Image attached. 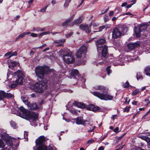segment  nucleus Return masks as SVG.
<instances>
[{
  "instance_id": "nucleus-1",
  "label": "nucleus",
  "mask_w": 150,
  "mask_h": 150,
  "mask_svg": "<svg viewBox=\"0 0 150 150\" xmlns=\"http://www.w3.org/2000/svg\"><path fill=\"white\" fill-rule=\"evenodd\" d=\"M93 88L96 90L100 91L102 93L98 92H92L91 93L96 97L102 100H112L113 97L112 96L107 93L108 90L104 86L100 85H97L95 86Z\"/></svg>"
},
{
  "instance_id": "nucleus-2",
  "label": "nucleus",
  "mask_w": 150,
  "mask_h": 150,
  "mask_svg": "<svg viewBox=\"0 0 150 150\" xmlns=\"http://www.w3.org/2000/svg\"><path fill=\"white\" fill-rule=\"evenodd\" d=\"M19 109L20 112L17 113L18 115L26 120L35 121L38 117V113L29 111L23 106L20 107Z\"/></svg>"
},
{
  "instance_id": "nucleus-3",
  "label": "nucleus",
  "mask_w": 150,
  "mask_h": 150,
  "mask_svg": "<svg viewBox=\"0 0 150 150\" xmlns=\"http://www.w3.org/2000/svg\"><path fill=\"white\" fill-rule=\"evenodd\" d=\"M2 139H0V148H3L5 146L3 142L4 141L6 143L10 146L17 147L19 145V141L18 139L14 138H11L6 133L3 134L1 136Z\"/></svg>"
},
{
  "instance_id": "nucleus-4",
  "label": "nucleus",
  "mask_w": 150,
  "mask_h": 150,
  "mask_svg": "<svg viewBox=\"0 0 150 150\" xmlns=\"http://www.w3.org/2000/svg\"><path fill=\"white\" fill-rule=\"evenodd\" d=\"M13 75L14 76H16L17 79L15 81H13L11 84V86L12 88H15L18 85H22L23 83V78L25 76L22 71L20 70L14 72L13 74Z\"/></svg>"
},
{
  "instance_id": "nucleus-5",
  "label": "nucleus",
  "mask_w": 150,
  "mask_h": 150,
  "mask_svg": "<svg viewBox=\"0 0 150 150\" xmlns=\"http://www.w3.org/2000/svg\"><path fill=\"white\" fill-rule=\"evenodd\" d=\"M59 53L62 57L64 62L67 64L72 63L74 62L75 59L71 52L67 51V52L65 50H61Z\"/></svg>"
},
{
  "instance_id": "nucleus-6",
  "label": "nucleus",
  "mask_w": 150,
  "mask_h": 150,
  "mask_svg": "<svg viewBox=\"0 0 150 150\" xmlns=\"http://www.w3.org/2000/svg\"><path fill=\"white\" fill-rule=\"evenodd\" d=\"M128 29L126 26L122 25L117 28H115L112 31V37L114 38H117L125 33Z\"/></svg>"
},
{
  "instance_id": "nucleus-7",
  "label": "nucleus",
  "mask_w": 150,
  "mask_h": 150,
  "mask_svg": "<svg viewBox=\"0 0 150 150\" xmlns=\"http://www.w3.org/2000/svg\"><path fill=\"white\" fill-rule=\"evenodd\" d=\"M105 42V40L104 39H100L98 40L96 42L98 51L102 50V55L104 57L106 56L108 51L107 47L103 45Z\"/></svg>"
},
{
  "instance_id": "nucleus-8",
  "label": "nucleus",
  "mask_w": 150,
  "mask_h": 150,
  "mask_svg": "<svg viewBox=\"0 0 150 150\" xmlns=\"http://www.w3.org/2000/svg\"><path fill=\"white\" fill-rule=\"evenodd\" d=\"M49 69L46 67L38 66L35 68V72L37 76L40 79L43 78L45 74L48 73Z\"/></svg>"
},
{
  "instance_id": "nucleus-9",
  "label": "nucleus",
  "mask_w": 150,
  "mask_h": 150,
  "mask_svg": "<svg viewBox=\"0 0 150 150\" xmlns=\"http://www.w3.org/2000/svg\"><path fill=\"white\" fill-rule=\"evenodd\" d=\"M46 85L43 84L42 82H39L36 83L33 86L31 87L35 92L39 93H42L44 90L47 88Z\"/></svg>"
},
{
  "instance_id": "nucleus-10",
  "label": "nucleus",
  "mask_w": 150,
  "mask_h": 150,
  "mask_svg": "<svg viewBox=\"0 0 150 150\" xmlns=\"http://www.w3.org/2000/svg\"><path fill=\"white\" fill-rule=\"evenodd\" d=\"M87 47H86L83 46L78 50L76 52V56L78 58H81L85 56L87 52Z\"/></svg>"
},
{
  "instance_id": "nucleus-11",
  "label": "nucleus",
  "mask_w": 150,
  "mask_h": 150,
  "mask_svg": "<svg viewBox=\"0 0 150 150\" xmlns=\"http://www.w3.org/2000/svg\"><path fill=\"white\" fill-rule=\"evenodd\" d=\"M147 26L146 25H142L140 26L139 28L136 27H134V31L137 37H139L140 35V33L142 30L146 29Z\"/></svg>"
},
{
  "instance_id": "nucleus-12",
  "label": "nucleus",
  "mask_w": 150,
  "mask_h": 150,
  "mask_svg": "<svg viewBox=\"0 0 150 150\" xmlns=\"http://www.w3.org/2000/svg\"><path fill=\"white\" fill-rule=\"evenodd\" d=\"M45 140V137L42 136L38 137L35 141V143L37 145L41 146L43 144Z\"/></svg>"
},
{
  "instance_id": "nucleus-13",
  "label": "nucleus",
  "mask_w": 150,
  "mask_h": 150,
  "mask_svg": "<svg viewBox=\"0 0 150 150\" xmlns=\"http://www.w3.org/2000/svg\"><path fill=\"white\" fill-rule=\"evenodd\" d=\"M91 24L89 26L86 24H81L79 26V28L83 30L84 31L86 28H88V30H86V33H89L91 31Z\"/></svg>"
},
{
  "instance_id": "nucleus-14",
  "label": "nucleus",
  "mask_w": 150,
  "mask_h": 150,
  "mask_svg": "<svg viewBox=\"0 0 150 150\" xmlns=\"http://www.w3.org/2000/svg\"><path fill=\"white\" fill-rule=\"evenodd\" d=\"M27 105L29 109L32 110H35L39 108L36 103H29Z\"/></svg>"
},
{
  "instance_id": "nucleus-15",
  "label": "nucleus",
  "mask_w": 150,
  "mask_h": 150,
  "mask_svg": "<svg viewBox=\"0 0 150 150\" xmlns=\"http://www.w3.org/2000/svg\"><path fill=\"white\" fill-rule=\"evenodd\" d=\"M139 44L138 42H136L134 43H129L127 44L128 48L130 50H132L136 47L139 46Z\"/></svg>"
},
{
  "instance_id": "nucleus-16",
  "label": "nucleus",
  "mask_w": 150,
  "mask_h": 150,
  "mask_svg": "<svg viewBox=\"0 0 150 150\" xmlns=\"http://www.w3.org/2000/svg\"><path fill=\"white\" fill-rule=\"evenodd\" d=\"M87 109L88 110L95 112L99 109V108L98 107H95L93 105H90L86 107Z\"/></svg>"
},
{
  "instance_id": "nucleus-17",
  "label": "nucleus",
  "mask_w": 150,
  "mask_h": 150,
  "mask_svg": "<svg viewBox=\"0 0 150 150\" xmlns=\"http://www.w3.org/2000/svg\"><path fill=\"white\" fill-rule=\"evenodd\" d=\"M74 15H73L68 20H66L62 24L63 26H66L72 21L74 18Z\"/></svg>"
},
{
  "instance_id": "nucleus-18",
  "label": "nucleus",
  "mask_w": 150,
  "mask_h": 150,
  "mask_svg": "<svg viewBox=\"0 0 150 150\" xmlns=\"http://www.w3.org/2000/svg\"><path fill=\"white\" fill-rule=\"evenodd\" d=\"M73 104L75 106L81 108H84L86 107L84 104L81 102H75L73 103Z\"/></svg>"
},
{
  "instance_id": "nucleus-19",
  "label": "nucleus",
  "mask_w": 150,
  "mask_h": 150,
  "mask_svg": "<svg viewBox=\"0 0 150 150\" xmlns=\"http://www.w3.org/2000/svg\"><path fill=\"white\" fill-rule=\"evenodd\" d=\"M82 21V19L81 17H80L79 18L74 20L73 23H71L70 25V26H72L75 24H77L81 23Z\"/></svg>"
},
{
  "instance_id": "nucleus-20",
  "label": "nucleus",
  "mask_w": 150,
  "mask_h": 150,
  "mask_svg": "<svg viewBox=\"0 0 150 150\" xmlns=\"http://www.w3.org/2000/svg\"><path fill=\"white\" fill-rule=\"evenodd\" d=\"M85 121L83 120L82 117H77L76 119V123L77 124L80 125L83 124Z\"/></svg>"
},
{
  "instance_id": "nucleus-21",
  "label": "nucleus",
  "mask_w": 150,
  "mask_h": 150,
  "mask_svg": "<svg viewBox=\"0 0 150 150\" xmlns=\"http://www.w3.org/2000/svg\"><path fill=\"white\" fill-rule=\"evenodd\" d=\"M65 41L64 39H62L59 40L55 41L54 42V43H59L58 46H63V43Z\"/></svg>"
},
{
  "instance_id": "nucleus-22",
  "label": "nucleus",
  "mask_w": 150,
  "mask_h": 150,
  "mask_svg": "<svg viewBox=\"0 0 150 150\" xmlns=\"http://www.w3.org/2000/svg\"><path fill=\"white\" fill-rule=\"evenodd\" d=\"M21 99L23 103L27 105L29 103L28 98L26 96H23L21 97Z\"/></svg>"
},
{
  "instance_id": "nucleus-23",
  "label": "nucleus",
  "mask_w": 150,
  "mask_h": 150,
  "mask_svg": "<svg viewBox=\"0 0 150 150\" xmlns=\"http://www.w3.org/2000/svg\"><path fill=\"white\" fill-rule=\"evenodd\" d=\"M71 75L74 76L75 75H76L79 76L78 71L77 69H73L72 70L71 72Z\"/></svg>"
},
{
  "instance_id": "nucleus-24",
  "label": "nucleus",
  "mask_w": 150,
  "mask_h": 150,
  "mask_svg": "<svg viewBox=\"0 0 150 150\" xmlns=\"http://www.w3.org/2000/svg\"><path fill=\"white\" fill-rule=\"evenodd\" d=\"M144 73L147 76H150V67L146 68L144 70Z\"/></svg>"
},
{
  "instance_id": "nucleus-25",
  "label": "nucleus",
  "mask_w": 150,
  "mask_h": 150,
  "mask_svg": "<svg viewBox=\"0 0 150 150\" xmlns=\"http://www.w3.org/2000/svg\"><path fill=\"white\" fill-rule=\"evenodd\" d=\"M37 150H47L46 146L45 145L39 146Z\"/></svg>"
},
{
  "instance_id": "nucleus-26",
  "label": "nucleus",
  "mask_w": 150,
  "mask_h": 150,
  "mask_svg": "<svg viewBox=\"0 0 150 150\" xmlns=\"http://www.w3.org/2000/svg\"><path fill=\"white\" fill-rule=\"evenodd\" d=\"M5 92L3 91H0V100H2L5 97Z\"/></svg>"
},
{
  "instance_id": "nucleus-27",
  "label": "nucleus",
  "mask_w": 150,
  "mask_h": 150,
  "mask_svg": "<svg viewBox=\"0 0 150 150\" xmlns=\"http://www.w3.org/2000/svg\"><path fill=\"white\" fill-rule=\"evenodd\" d=\"M19 64L18 62H13L11 63V65H9V67L10 68H12L11 67V66H12L13 67H14L16 65H19Z\"/></svg>"
},
{
  "instance_id": "nucleus-28",
  "label": "nucleus",
  "mask_w": 150,
  "mask_h": 150,
  "mask_svg": "<svg viewBox=\"0 0 150 150\" xmlns=\"http://www.w3.org/2000/svg\"><path fill=\"white\" fill-rule=\"evenodd\" d=\"M10 123L11 126L13 127L14 129H15L17 128V126L16 125V124L15 123L12 121H11L10 122Z\"/></svg>"
},
{
  "instance_id": "nucleus-29",
  "label": "nucleus",
  "mask_w": 150,
  "mask_h": 150,
  "mask_svg": "<svg viewBox=\"0 0 150 150\" xmlns=\"http://www.w3.org/2000/svg\"><path fill=\"white\" fill-rule=\"evenodd\" d=\"M71 1V0H65V3L64 4V7L65 8L67 7L68 6L69 4Z\"/></svg>"
},
{
  "instance_id": "nucleus-30",
  "label": "nucleus",
  "mask_w": 150,
  "mask_h": 150,
  "mask_svg": "<svg viewBox=\"0 0 150 150\" xmlns=\"http://www.w3.org/2000/svg\"><path fill=\"white\" fill-rule=\"evenodd\" d=\"M25 34L24 33L19 35L16 38V41L18 39H21L23 38L25 36Z\"/></svg>"
},
{
  "instance_id": "nucleus-31",
  "label": "nucleus",
  "mask_w": 150,
  "mask_h": 150,
  "mask_svg": "<svg viewBox=\"0 0 150 150\" xmlns=\"http://www.w3.org/2000/svg\"><path fill=\"white\" fill-rule=\"evenodd\" d=\"M5 97H6L7 98H9L12 97L13 96V94H11L10 93H6L5 92Z\"/></svg>"
},
{
  "instance_id": "nucleus-32",
  "label": "nucleus",
  "mask_w": 150,
  "mask_h": 150,
  "mask_svg": "<svg viewBox=\"0 0 150 150\" xmlns=\"http://www.w3.org/2000/svg\"><path fill=\"white\" fill-rule=\"evenodd\" d=\"M47 7L48 6L47 5L43 7L40 10V11L41 12H45Z\"/></svg>"
},
{
  "instance_id": "nucleus-33",
  "label": "nucleus",
  "mask_w": 150,
  "mask_h": 150,
  "mask_svg": "<svg viewBox=\"0 0 150 150\" xmlns=\"http://www.w3.org/2000/svg\"><path fill=\"white\" fill-rule=\"evenodd\" d=\"M139 137L142 139L146 141V140H147V139L148 138V137H147L146 136H143V135H140L139 136Z\"/></svg>"
},
{
  "instance_id": "nucleus-34",
  "label": "nucleus",
  "mask_w": 150,
  "mask_h": 150,
  "mask_svg": "<svg viewBox=\"0 0 150 150\" xmlns=\"http://www.w3.org/2000/svg\"><path fill=\"white\" fill-rule=\"evenodd\" d=\"M137 78L138 80L139 79L142 78V75L141 74L140 72H137Z\"/></svg>"
},
{
  "instance_id": "nucleus-35",
  "label": "nucleus",
  "mask_w": 150,
  "mask_h": 150,
  "mask_svg": "<svg viewBox=\"0 0 150 150\" xmlns=\"http://www.w3.org/2000/svg\"><path fill=\"white\" fill-rule=\"evenodd\" d=\"M5 56L7 57V58H10L12 56V54H11V52H9L7 53H6Z\"/></svg>"
},
{
  "instance_id": "nucleus-36",
  "label": "nucleus",
  "mask_w": 150,
  "mask_h": 150,
  "mask_svg": "<svg viewBox=\"0 0 150 150\" xmlns=\"http://www.w3.org/2000/svg\"><path fill=\"white\" fill-rule=\"evenodd\" d=\"M105 28V26L104 25H103L99 27L98 28V30L97 31H94V32H97L98 31H101L103 29Z\"/></svg>"
},
{
  "instance_id": "nucleus-37",
  "label": "nucleus",
  "mask_w": 150,
  "mask_h": 150,
  "mask_svg": "<svg viewBox=\"0 0 150 150\" xmlns=\"http://www.w3.org/2000/svg\"><path fill=\"white\" fill-rule=\"evenodd\" d=\"M110 66L106 68V70L107 71L108 74L109 75L111 72V70L110 69Z\"/></svg>"
},
{
  "instance_id": "nucleus-38",
  "label": "nucleus",
  "mask_w": 150,
  "mask_h": 150,
  "mask_svg": "<svg viewBox=\"0 0 150 150\" xmlns=\"http://www.w3.org/2000/svg\"><path fill=\"white\" fill-rule=\"evenodd\" d=\"M123 86L124 88L128 87L129 86V83L128 81H127L123 85Z\"/></svg>"
},
{
  "instance_id": "nucleus-39",
  "label": "nucleus",
  "mask_w": 150,
  "mask_h": 150,
  "mask_svg": "<svg viewBox=\"0 0 150 150\" xmlns=\"http://www.w3.org/2000/svg\"><path fill=\"white\" fill-rule=\"evenodd\" d=\"M47 150H56V149L54 146H49L48 149H47Z\"/></svg>"
},
{
  "instance_id": "nucleus-40",
  "label": "nucleus",
  "mask_w": 150,
  "mask_h": 150,
  "mask_svg": "<svg viewBox=\"0 0 150 150\" xmlns=\"http://www.w3.org/2000/svg\"><path fill=\"white\" fill-rule=\"evenodd\" d=\"M104 21L105 22H107V21H108L109 20V18L108 17V16L106 15H104Z\"/></svg>"
},
{
  "instance_id": "nucleus-41",
  "label": "nucleus",
  "mask_w": 150,
  "mask_h": 150,
  "mask_svg": "<svg viewBox=\"0 0 150 150\" xmlns=\"http://www.w3.org/2000/svg\"><path fill=\"white\" fill-rule=\"evenodd\" d=\"M69 111L71 113L74 114H76L77 113V111L76 110L74 109H71V110H70Z\"/></svg>"
},
{
  "instance_id": "nucleus-42",
  "label": "nucleus",
  "mask_w": 150,
  "mask_h": 150,
  "mask_svg": "<svg viewBox=\"0 0 150 150\" xmlns=\"http://www.w3.org/2000/svg\"><path fill=\"white\" fill-rule=\"evenodd\" d=\"M139 92V91L138 90L136 89L132 93V94L133 96H135Z\"/></svg>"
},
{
  "instance_id": "nucleus-43",
  "label": "nucleus",
  "mask_w": 150,
  "mask_h": 150,
  "mask_svg": "<svg viewBox=\"0 0 150 150\" xmlns=\"http://www.w3.org/2000/svg\"><path fill=\"white\" fill-rule=\"evenodd\" d=\"M94 142V140L93 139H91L88 141L87 142V143L88 144H91L92 143Z\"/></svg>"
},
{
  "instance_id": "nucleus-44",
  "label": "nucleus",
  "mask_w": 150,
  "mask_h": 150,
  "mask_svg": "<svg viewBox=\"0 0 150 150\" xmlns=\"http://www.w3.org/2000/svg\"><path fill=\"white\" fill-rule=\"evenodd\" d=\"M120 10V8L117 7L115 9L114 11L115 12H116L117 13L119 12Z\"/></svg>"
},
{
  "instance_id": "nucleus-45",
  "label": "nucleus",
  "mask_w": 150,
  "mask_h": 150,
  "mask_svg": "<svg viewBox=\"0 0 150 150\" xmlns=\"http://www.w3.org/2000/svg\"><path fill=\"white\" fill-rule=\"evenodd\" d=\"M129 107H127L125 108L124 110V112H128L129 110Z\"/></svg>"
},
{
  "instance_id": "nucleus-46",
  "label": "nucleus",
  "mask_w": 150,
  "mask_h": 150,
  "mask_svg": "<svg viewBox=\"0 0 150 150\" xmlns=\"http://www.w3.org/2000/svg\"><path fill=\"white\" fill-rule=\"evenodd\" d=\"M73 33L72 32H70L68 34L66 35V38H68L70 37L72 34Z\"/></svg>"
},
{
  "instance_id": "nucleus-47",
  "label": "nucleus",
  "mask_w": 150,
  "mask_h": 150,
  "mask_svg": "<svg viewBox=\"0 0 150 150\" xmlns=\"http://www.w3.org/2000/svg\"><path fill=\"white\" fill-rule=\"evenodd\" d=\"M119 129V128L118 127H117L115 128L113 130L114 131L116 132L117 133L119 132L118 130Z\"/></svg>"
},
{
  "instance_id": "nucleus-48",
  "label": "nucleus",
  "mask_w": 150,
  "mask_h": 150,
  "mask_svg": "<svg viewBox=\"0 0 150 150\" xmlns=\"http://www.w3.org/2000/svg\"><path fill=\"white\" fill-rule=\"evenodd\" d=\"M31 35L34 37H37V34L35 33H31Z\"/></svg>"
},
{
  "instance_id": "nucleus-49",
  "label": "nucleus",
  "mask_w": 150,
  "mask_h": 150,
  "mask_svg": "<svg viewBox=\"0 0 150 150\" xmlns=\"http://www.w3.org/2000/svg\"><path fill=\"white\" fill-rule=\"evenodd\" d=\"M133 4H134V3H132V4H130L126 6V8H130L132 6Z\"/></svg>"
},
{
  "instance_id": "nucleus-50",
  "label": "nucleus",
  "mask_w": 150,
  "mask_h": 150,
  "mask_svg": "<svg viewBox=\"0 0 150 150\" xmlns=\"http://www.w3.org/2000/svg\"><path fill=\"white\" fill-rule=\"evenodd\" d=\"M113 15H114V12L113 11H111L109 13V16H112Z\"/></svg>"
},
{
  "instance_id": "nucleus-51",
  "label": "nucleus",
  "mask_w": 150,
  "mask_h": 150,
  "mask_svg": "<svg viewBox=\"0 0 150 150\" xmlns=\"http://www.w3.org/2000/svg\"><path fill=\"white\" fill-rule=\"evenodd\" d=\"M42 82L44 83L43 84L46 85V84L48 82V81L46 80H43Z\"/></svg>"
},
{
  "instance_id": "nucleus-52",
  "label": "nucleus",
  "mask_w": 150,
  "mask_h": 150,
  "mask_svg": "<svg viewBox=\"0 0 150 150\" xmlns=\"http://www.w3.org/2000/svg\"><path fill=\"white\" fill-rule=\"evenodd\" d=\"M47 46V45L46 44H44L42 46L39 47L38 48H42L43 47H45Z\"/></svg>"
},
{
  "instance_id": "nucleus-53",
  "label": "nucleus",
  "mask_w": 150,
  "mask_h": 150,
  "mask_svg": "<svg viewBox=\"0 0 150 150\" xmlns=\"http://www.w3.org/2000/svg\"><path fill=\"white\" fill-rule=\"evenodd\" d=\"M148 144L149 145H150V138H148L147 140H146V141Z\"/></svg>"
},
{
  "instance_id": "nucleus-54",
  "label": "nucleus",
  "mask_w": 150,
  "mask_h": 150,
  "mask_svg": "<svg viewBox=\"0 0 150 150\" xmlns=\"http://www.w3.org/2000/svg\"><path fill=\"white\" fill-rule=\"evenodd\" d=\"M11 54H12V56H16L17 55V52L16 51L12 53L11 52Z\"/></svg>"
},
{
  "instance_id": "nucleus-55",
  "label": "nucleus",
  "mask_w": 150,
  "mask_h": 150,
  "mask_svg": "<svg viewBox=\"0 0 150 150\" xmlns=\"http://www.w3.org/2000/svg\"><path fill=\"white\" fill-rule=\"evenodd\" d=\"M42 33L43 34V35H44L49 34V32L48 31H46L42 32Z\"/></svg>"
},
{
  "instance_id": "nucleus-56",
  "label": "nucleus",
  "mask_w": 150,
  "mask_h": 150,
  "mask_svg": "<svg viewBox=\"0 0 150 150\" xmlns=\"http://www.w3.org/2000/svg\"><path fill=\"white\" fill-rule=\"evenodd\" d=\"M104 147L103 146H101L98 148V150H104Z\"/></svg>"
},
{
  "instance_id": "nucleus-57",
  "label": "nucleus",
  "mask_w": 150,
  "mask_h": 150,
  "mask_svg": "<svg viewBox=\"0 0 150 150\" xmlns=\"http://www.w3.org/2000/svg\"><path fill=\"white\" fill-rule=\"evenodd\" d=\"M127 4V3H126V2L123 3L121 5V6L122 7H124V6H126Z\"/></svg>"
},
{
  "instance_id": "nucleus-58",
  "label": "nucleus",
  "mask_w": 150,
  "mask_h": 150,
  "mask_svg": "<svg viewBox=\"0 0 150 150\" xmlns=\"http://www.w3.org/2000/svg\"><path fill=\"white\" fill-rule=\"evenodd\" d=\"M137 103V101H133L132 102V103L133 105H136Z\"/></svg>"
},
{
  "instance_id": "nucleus-59",
  "label": "nucleus",
  "mask_w": 150,
  "mask_h": 150,
  "mask_svg": "<svg viewBox=\"0 0 150 150\" xmlns=\"http://www.w3.org/2000/svg\"><path fill=\"white\" fill-rule=\"evenodd\" d=\"M56 3V1L55 0H52L51 1V3L52 4H54Z\"/></svg>"
},
{
  "instance_id": "nucleus-60",
  "label": "nucleus",
  "mask_w": 150,
  "mask_h": 150,
  "mask_svg": "<svg viewBox=\"0 0 150 150\" xmlns=\"http://www.w3.org/2000/svg\"><path fill=\"white\" fill-rule=\"evenodd\" d=\"M117 19V18L116 17H113L112 19V21H115Z\"/></svg>"
},
{
  "instance_id": "nucleus-61",
  "label": "nucleus",
  "mask_w": 150,
  "mask_h": 150,
  "mask_svg": "<svg viewBox=\"0 0 150 150\" xmlns=\"http://www.w3.org/2000/svg\"><path fill=\"white\" fill-rule=\"evenodd\" d=\"M45 28H40L39 29V30H38V31H42L45 30Z\"/></svg>"
},
{
  "instance_id": "nucleus-62",
  "label": "nucleus",
  "mask_w": 150,
  "mask_h": 150,
  "mask_svg": "<svg viewBox=\"0 0 150 150\" xmlns=\"http://www.w3.org/2000/svg\"><path fill=\"white\" fill-rule=\"evenodd\" d=\"M49 49V47H47L45 49H44L43 50V52H44L47 50H48Z\"/></svg>"
},
{
  "instance_id": "nucleus-63",
  "label": "nucleus",
  "mask_w": 150,
  "mask_h": 150,
  "mask_svg": "<svg viewBox=\"0 0 150 150\" xmlns=\"http://www.w3.org/2000/svg\"><path fill=\"white\" fill-rule=\"evenodd\" d=\"M123 148V146H122L119 148L116 149V150H121Z\"/></svg>"
},
{
  "instance_id": "nucleus-64",
  "label": "nucleus",
  "mask_w": 150,
  "mask_h": 150,
  "mask_svg": "<svg viewBox=\"0 0 150 150\" xmlns=\"http://www.w3.org/2000/svg\"><path fill=\"white\" fill-rule=\"evenodd\" d=\"M43 35L42 33L39 35L38 37H39V38H40Z\"/></svg>"
}]
</instances>
